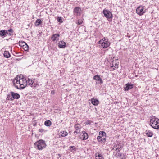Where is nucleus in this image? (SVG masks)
<instances>
[{"label": "nucleus", "mask_w": 159, "mask_h": 159, "mask_svg": "<svg viewBox=\"0 0 159 159\" xmlns=\"http://www.w3.org/2000/svg\"><path fill=\"white\" fill-rule=\"evenodd\" d=\"M13 84L17 89H23L27 86V80L23 76L16 77L13 81Z\"/></svg>", "instance_id": "obj_1"}, {"label": "nucleus", "mask_w": 159, "mask_h": 159, "mask_svg": "<svg viewBox=\"0 0 159 159\" xmlns=\"http://www.w3.org/2000/svg\"><path fill=\"white\" fill-rule=\"evenodd\" d=\"M150 125L153 128L155 129H159V119L152 116L151 117Z\"/></svg>", "instance_id": "obj_2"}, {"label": "nucleus", "mask_w": 159, "mask_h": 159, "mask_svg": "<svg viewBox=\"0 0 159 159\" xmlns=\"http://www.w3.org/2000/svg\"><path fill=\"white\" fill-rule=\"evenodd\" d=\"M34 145L35 147L39 150H42L46 146L45 142L42 140H39L37 141L34 143Z\"/></svg>", "instance_id": "obj_3"}, {"label": "nucleus", "mask_w": 159, "mask_h": 159, "mask_svg": "<svg viewBox=\"0 0 159 159\" xmlns=\"http://www.w3.org/2000/svg\"><path fill=\"white\" fill-rule=\"evenodd\" d=\"M99 44H101L102 48H106L110 45V43L108 42L107 40H106L105 38L101 40L98 42Z\"/></svg>", "instance_id": "obj_4"}, {"label": "nucleus", "mask_w": 159, "mask_h": 159, "mask_svg": "<svg viewBox=\"0 0 159 159\" xmlns=\"http://www.w3.org/2000/svg\"><path fill=\"white\" fill-rule=\"evenodd\" d=\"M103 13L105 17L107 19L112 18L113 17L112 14L109 10L105 9L103 10Z\"/></svg>", "instance_id": "obj_5"}, {"label": "nucleus", "mask_w": 159, "mask_h": 159, "mask_svg": "<svg viewBox=\"0 0 159 159\" xmlns=\"http://www.w3.org/2000/svg\"><path fill=\"white\" fill-rule=\"evenodd\" d=\"M144 9V6H139L136 9V12L139 15L141 16L145 13Z\"/></svg>", "instance_id": "obj_6"}, {"label": "nucleus", "mask_w": 159, "mask_h": 159, "mask_svg": "<svg viewBox=\"0 0 159 159\" xmlns=\"http://www.w3.org/2000/svg\"><path fill=\"white\" fill-rule=\"evenodd\" d=\"M10 93L12 96V98H10V100L13 101L15 99H18L20 98V95L19 94L12 91Z\"/></svg>", "instance_id": "obj_7"}, {"label": "nucleus", "mask_w": 159, "mask_h": 159, "mask_svg": "<svg viewBox=\"0 0 159 159\" xmlns=\"http://www.w3.org/2000/svg\"><path fill=\"white\" fill-rule=\"evenodd\" d=\"M93 79L95 80L98 81V84H103V81L102 78L100 77V75H97L94 76Z\"/></svg>", "instance_id": "obj_8"}, {"label": "nucleus", "mask_w": 159, "mask_h": 159, "mask_svg": "<svg viewBox=\"0 0 159 159\" xmlns=\"http://www.w3.org/2000/svg\"><path fill=\"white\" fill-rule=\"evenodd\" d=\"M34 80L33 79L28 78V80H27V85H28L32 87L33 86L35 87V85L34 84Z\"/></svg>", "instance_id": "obj_9"}, {"label": "nucleus", "mask_w": 159, "mask_h": 159, "mask_svg": "<svg viewBox=\"0 0 159 159\" xmlns=\"http://www.w3.org/2000/svg\"><path fill=\"white\" fill-rule=\"evenodd\" d=\"M97 139L98 142L102 144H104L106 141V139L104 138V136L101 137L98 136Z\"/></svg>", "instance_id": "obj_10"}, {"label": "nucleus", "mask_w": 159, "mask_h": 159, "mask_svg": "<svg viewBox=\"0 0 159 159\" xmlns=\"http://www.w3.org/2000/svg\"><path fill=\"white\" fill-rule=\"evenodd\" d=\"M60 35L58 34H54L51 37V39L53 41H57L59 40Z\"/></svg>", "instance_id": "obj_11"}, {"label": "nucleus", "mask_w": 159, "mask_h": 159, "mask_svg": "<svg viewBox=\"0 0 159 159\" xmlns=\"http://www.w3.org/2000/svg\"><path fill=\"white\" fill-rule=\"evenodd\" d=\"M58 44V46L60 48H65L66 47V43L62 41H60Z\"/></svg>", "instance_id": "obj_12"}, {"label": "nucleus", "mask_w": 159, "mask_h": 159, "mask_svg": "<svg viewBox=\"0 0 159 159\" xmlns=\"http://www.w3.org/2000/svg\"><path fill=\"white\" fill-rule=\"evenodd\" d=\"M133 87V84H130L129 83H127L126 84L125 87L124 88V89L125 91H128L132 89Z\"/></svg>", "instance_id": "obj_13"}, {"label": "nucleus", "mask_w": 159, "mask_h": 159, "mask_svg": "<svg viewBox=\"0 0 159 159\" xmlns=\"http://www.w3.org/2000/svg\"><path fill=\"white\" fill-rule=\"evenodd\" d=\"M8 34L7 31L5 30H2L0 31V35L1 37H4L6 36Z\"/></svg>", "instance_id": "obj_14"}, {"label": "nucleus", "mask_w": 159, "mask_h": 159, "mask_svg": "<svg viewBox=\"0 0 159 159\" xmlns=\"http://www.w3.org/2000/svg\"><path fill=\"white\" fill-rule=\"evenodd\" d=\"M91 102L94 105L97 106L99 104V101L98 99L93 98L91 99Z\"/></svg>", "instance_id": "obj_15"}, {"label": "nucleus", "mask_w": 159, "mask_h": 159, "mask_svg": "<svg viewBox=\"0 0 159 159\" xmlns=\"http://www.w3.org/2000/svg\"><path fill=\"white\" fill-rule=\"evenodd\" d=\"M123 146L120 143H115L114 145V147H116V148H118L119 149H121L123 148Z\"/></svg>", "instance_id": "obj_16"}, {"label": "nucleus", "mask_w": 159, "mask_h": 159, "mask_svg": "<svg viewBox=\"0 0 159 159\" xmlns=\"http://www.w3.org/2000/svg\"><path fill=\"white\" fill-rule=\"evenodd\" d=\"M82 133L83 134L82 135V139L84 140L87 139L88 137V134L84 131H82Z\"/></svg>", "instance_id": "obj_17"}, {"label": "nucleus", "mask_w": 159, "mask_h": 159, "mask_svg": "<svg viewBox=\"0 0 159 159\" xmlns=\"http://www.w3.org/2000/svg\"><path fill=\"white\" fill-rule=\"evenodd\" d=\"M80 9L79 7H76L74 9V13L77 14V15L80 14Z\"/></svg>", "instance_id": "obj_18"}, {"label": "nucleus", "mask_w": 159, "mask_h": 159, "mask_svg": "<svg viewBox=\"0 0 159 159\" xmlns=\"http://www.w3.org/2000/svg\"><path fill=\"white\" fill-rule=\"evenodd\" d=\"M5 57L8 58L11 57V55L8 51H5L3 54Z\"/></svg>", "instance_id": "obj_19"}, {"label": "nucleus", "mask_w": 159, "mask_h": 159, "mask_svg": "<svg viewBox=\"0 0 159 159\" xmlns=\"http://www.w3.org/2000/svg\"><path fill=\"white\" fill-rule=\"evenodd\" d=\"M42 23V22L40 19H38L35 23V25L36 26H38L39 25Z\"/></svg>", "instance_id": "obj_20"}, {"label": "nucleus", "mask_w": 159, "mask_h": 159, "mask_svg": "<svg viewBox=\"0 0 159 159\" xmlns=\"http://www.w3.org/2000/svg\"><path fill=\"white\" fill-rule=\"evenodd\" d=\"M99 136H98L101 137H103L104 136V138L106 139V133L104 132L100 131L99 133Z\"/></svg>", "instance_id": "obj_21"}, {"label": "nucleus", "mask_w": 159, "mask_h": 159, "mask_svg": "<svg viewBox=\"0 0 159 159\" xmlns=\"http://www.w3.org/2000/svg\"><path fill=\"white\" fill-rule=\"evenodd\" d=\"M44 125L47 126H50L52 125V122L50 120L46 121L44 122Z\"/></svg>", "instance_id": "obj_22"}, {"label": "nucleus", "mask_w": 159, "mask_h": 159, "mask_svg": "<svg viewBox=\"0 0 159 159\" xmlns=\"http://www.w3.org/2000/svg\"><path fill=\"white\" fill-rule=\"evenodd\" d=\"M146 134L148 137H151L153 135L152 133L149 130L146 131Z\"/></svg>", "instance_id": "obj_23"}, {"label": "nucleus", "mask_w": 159, "mask_h": 159, "mask_svg": "<svg viewBox=\"0 0 159 159\" xmlns=\"http://www.w3.org/2000/svg\"><path fill=\"white\" fill-rule=\"evenodd\" d=\"M68 133L66 131H61L60 133L61 134V136L62 137H64L67 135Z\"/></svg>", "instance_id": "obj_24"}, {"label": "nucleus", "mask_w": 159, "mask_h": 159, "mask_svg": "<svg viewBox=\"0 0 159 159\" xmlns=\"http://www.w3.org/2000/svg\"><path fill=\"white\" fill-rule=\"evenodd\" d=\"M69 150L72 152L75 151L76 150V148L74 146H70L69 147Z\"/></svg>", "instance_id": "obj_25"}, {"label": "nucleus", "mask_w": 159, "mask_h": 159, "mask_svg": "<svg viewBox=\"0 0 159 159\" xmlns=\"http://www.w3.org/2000/svg\"><path fill=\"white\" fill-rule=\"evenodd\" d=\"M7 32H9V33H8V34L10 36L12 35L13 33L14 32V31L13 29L12 28H11L10 29L8 30V31H7Z\"/></svg>", "instance_id": "obj_26"}, {"label": "nucleus", "mask_w": 159, "mask_h": 159, "mask_svg": "<svg viewBox=\"0 0 159 159\" xmlns=\"http://www.w3.org/2000/svg\"><path fill=\"white\" fill-rule=\"evenodd\" d=\"M19 45L23 47L24 46V45H25L26 43L24 41H20L19 42Z\"/></svg>", "instance_id": "obj_27"}, {"label": "nucleus", "mask_w": 159, "mask_h": 159, "mask_svg": "<svg viewBox=\"0 0 159 159\" xmlns=\"http://www.w3.org/2000/svg\"><path fill=\"white\" fill-rule=\"evenodd\" d=\"M79 124L78 123L75 124L74 125V128L75 130H78L80 128V127L79 126Z\"/></svg>", "instance_id": "obj_28"}, {"label": "nucleus", "mask_w": 159, "mask_h": 159, "mask_svg": "<svg viewBox=\"0 0 159 159\" xmlns=\"http://www.w3.org/2000/svg\"><path fill=\"white\" fill-rule=\"evenodd\" d=\"M22 47L25 51H27L28 50L29 46L26 43Z\"/></svg>", "instance_id": "obj_29"}, {"label": "nucleus", "mask_w": 159, "mask_h": 159, "mask_svg": "<svg viewBox=\"0 0 159 159\" xmlns=\"http://www.w3.org/2000/svg\"><path fill=\"white\" fill-rule=\"evenodd\" d=\"M57 21L59 22V23H61L63 22V21L62 20V18L61 17H58L57 18Z\"/></svg>", "instance_id": "obj_30"}, {"label": "nucleus", "mask_w": 159, "mask_h": 159, "mask_svg": "<svg viewBox=\"0 0 159 159\" xmlns=\"http://www.w3.org/2000/svg\"><path fill=\"white\" fill-rule=\"evenodd\" d=\"M118 64H117V63H115V64H114L113 61H112L111 67H114L115 68H118Z\"/></svg>", "instance_id": "obj_31"}, {"label": "nucleus", "mask_w": 159, "mask_h": 159, "mask_svg": "<svg viewBox=\"0 0 159 159\" xmlns=\"http://www.w3.org/2000/svg\"><path fill=\"white\" fill-rule=\"evenodd\" d=\"M82 23L83 21L82 20H79L77 24L78 25H80L82 24Z\"/></svg>", "instance_id": "obj_32"}, {"label": "nucleus", "mask_w": 159, "mask_h": 159, "mask_svg": "<svg viewBox=\"0 0 159 159\" xmlns=\"http://www.w3.org/2000/svg\"><path fill=\"white\" fill-rule=\"evenodd\" d=\"M117 156L120 157H122L123 156V157H124V155L122 153H120V152L117 153Z\"/></svg>", "instance_id": "obj_33"}, {"label": "nucleus", "mask_w": 159, "mask_h": 159, "mask_svg": "<svg viewBox=\"0 0 159 159\" xmlns=\"http://www.w3.org/2000/svg\"><path fill=\"white\" fill-rule=\"evenodd\" d=\"M39 132L43 133L44 132H45L46 131L42 129H39Z\"/></svg>", "instance_id": "obj_34"}, {"label": "nucleus", "mask_w": 159, "mask_h": 159, "mask_svg": "<svg viewBox=\"0 0 159 159\" xmlns=\"http://www.w3.org/2000/svg\"><path fill=\"white\" fill-rule=\"evenodd\" d=\"M120 149H119L118 148H116V149H115V151L117 153L120 152Z\"/></svg>", "instance_id": "obj_35"}, {"label": "nucleus", "mask_w": 159, "mask_h": 159, "mask_svg": "<svg viewBox=\"0 0 159 159\" xmlns=\"http://www.w3.org/2000/svg\"><path fill=\"white\" fill-rule=\"evenodd\" d=\"M12 97H11V95L10 94H8L7 95V99H8V100H10L11 98Z\"/></svg>", "instance_id": "obj_36"}, {"label": "nucleus", "mask_w": 159, "mask_h": 159, "mask_svg": "<svg viewBox=\"0 0 159 159\" xmlns=\"http://www.w3.org/2000/svg\"><path fill=\"white\" fill-rule=\"evenodd\" d=\"M96 157H97V158H102V155L101 154H99L98 156H96Z\"/></svg>", "instance_id": "obj_37"}, {"label": "nucleus", "mask_w": 159, "mask_h": 159, "mask_svg": "<svg viewBox=\"0 0 159 159\" xmlns=\"http://www.w3.org/2000/svg\"><path fill=\"white\" fill-rule=\"evenodd\" d=\"M78 130H75L74 133H76V134H78V131H77Z\"/></svg>", "instance_id": "obj_38"}, {"label": "nucleus", "mask_w": 159, "mask_h": 159, "mask_svg": "<svg viewBox=\"0 0 159 159\" xmlns=\"http://www.w3.org/2000/svg\"><path fill=\"white\" fill-rule=\"evenodd\" d=\"M90 121H87V124H90Z\"/></svg>", "instance_id": "obj_39"}, {"label": "nucleus", "mask_w": 159, "mask_h": 159, "mask_svg": "<svg viewBox=\"0 0 159 159\" xmlns=\"http://www.w3.org/2000/svg\"><path fill=\"white\" fill-rule=\"evenodd\" d=\"M96 159H102V158H97V157H96Z\"/></svg>", "instance_id": "obj_40"}, {"label": "nucleus", "mask_w": 159, "mask_h": 159, "mask_svg": "<svg viewBox=\"0 0 159 159\" xmlns=\"http://www.w3.org/2000/svg\"><path fill=\"white\" fill-rule=\"evenodd\" d=\"M114 58H113V59H112L113 60V61L114 60Z\"/></svg>", "instance_id": "obj_41"}, {"label": "nucleus", "mask_w": 159, "mask_h": 159, "mask_svg": "<svg viewBox=\"0 0 159 159\" xmlns=\"http://www.w3.org/2000/svg\"><path fill=\"white\" fill-rule=\"evenodd\" d=\"M58 155L59 156V157H60V155L59 154H58Z\"/></svg>", "instance_id": "obj_42"}, {"label": "nucleus", "mask_w": 159, "mask_h": 159, "mask_svg": "<svg viewBox=\"0 0 159 159\" xmlns=\"http://www.w3.org/2000/svg\"><path fill=\"white\" fill-rule=\"evenodd\" d=\"M115 61H116V59H115Z\"/></svg>", "instance_id": "obj_43"}]
</instances>
